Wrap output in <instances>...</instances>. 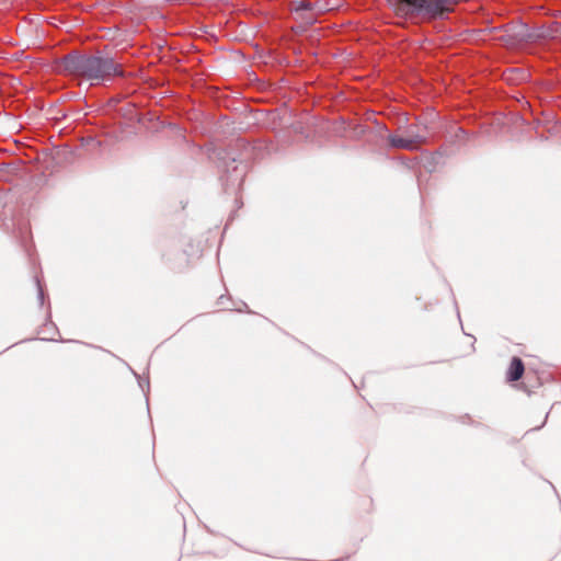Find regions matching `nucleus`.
Segmentation results:
<instances>
[{
	"label": "nucleus",
	"mask_w": 561,
	"mask_h": 561,
	"mask_svg": "<svg viewBox=\"0 0 561 561\" xmlns=\"http://www.w3.org/2000/svg\"><path fill=\"white\" fill-rule=\"evenodd\" d=\"M61 73L90 82L91 85L111 82L115 77H123L121 64L113 57L96 51L95 54L72 50L58 62Z\"/></svg>",
	"instance_id": "f257e3e1"
},
{
	"label": "nucleus",
	"mask_w": 561,
	"mask_h": 561,
	"mask_svg": "<svg viewBox=\"0 0 561 561\" xmlns=\"http://www.w3.org/2000/svg\"><path fill=\"white\" fill-rule=\"evenodd\" d=\"M463 0H392L391 8L397 18L413 25L444 21L455 12Z\"/></svg>",
	"instance_id": "f03ea898"
},
{
	"label": "nucleus",
	"mask_w": 561,
	"mask_h": 561,
	"mask_svg": "<svg viewBox=\"0 0 561 561\" xmlns=\"http://www.w3.org/2000/svg\"><path fill=\"white\" fill-rule=\"evenodd\" d=\"M409 137H401L397 135H389L388 141L392 148L397 149H405V150H416L421 144L426 141V137L412 134L410 130L408 131Z\"/></svg>",
	"instance_id": "7ed1b4c3"
},
{
	"label": "nucleus",
	"mask_w": 561,
	"mask_h": 561,
	"mask_svg": "<svg viewBox=\"0 0 561 561\" xmlns=\"http://www.w3.org/2000/svg\"><path fill=\"white\" fill-rule=\"evenodd\" d=\"M245 172L247 164L242 162L238 163L236 159H232L226 164L225 169L227 184L233 187H239L243 183Z\"/></svg>",
	"instance_id": "20e7f679"
},
{
	"label": "nucleus",
	"mask_w": 561,
	"mask_h": 561,
	"mask_svg": "<svg viewBox=\"0 0 561 561\" xmlns=\"http://www.w3.org/2000/svg\"><path fill=\"white\" fill-rule=\"evenodd\" d=\"M291 11L296 14H300L301 19H304L308 23H314L316 18L311 14L314 10V4L308 0H291L290 3Z\"/></svg>",
	"instance_id": "39448f33"
},
{
	"label": "nucleus",
	"mask_w": 561,
	"mask_h": 561,
	"mask_svg": "<svg viewBox=\"0 0 561 561\" xmlns=\"http://www.w3.org/2000/svg\"><path fill=\"white\" fill-rule=\"evenodd\" d=\"M525 367L519 357H513L507 371V379L510 381H517L523 377Z\"/></svg>",
	"instance_id": "423d86ee"
},
{
	"label": "nucleus",
	"mask_w": 561,
	"mask_h": 561,
	"mask_svg": "<svg viewBox=\"0 0 561 561\" xmlns=\"http://www.w3.org/2000/svg\"><path fill=\"white\" fill-rule=\"evenodd\" d=\"M514 37L518 43H526L536 38V36L530 33L526 24H519L516 27V31L514 32Z\"/></svg>",
	"instance_id": "0eeeda50"
},
{
	"label": "nucleus",
	"mask_w": 561,
	"mask_h": 561,
	"mask_svg": "<svg viewBox=\"0 0 561 561\" xmlns=\"http://www.w3.org/2000/svg\"><path fill=\"white\" fill-rule=\"evenodd\" d=\"M35 280H36V286H37V291H38V300H39V304L43 305L44 298H45L44 288H43L42 283L37 276L35 277Z\"/></svg>",
	"instance_id": "6e6552de"
},
{
	"label": "nucleus",
	"mask_w": 561,
	"mask_h": 561,
	"mask_svg": "<svg viewBox=\"0 0 561 561\" xmlns=\"http://www.w3.org/2000/svg\"><path fill=\"white\" fill-rule=\"evenodd\" d=\"M138 383L144 392L146 391V389L149 390V380L148 379L145 380V379L139 378Z\"/></svg>",
	"instance_id": "1a4fd4ad"
},
{
	"label": "nucleus",
	"mask_w": 561,
	"mask_h": 561,
	"mask_svg": "<svg viewBox=\"0 0 561 561\" xmlns=\"http://www.w3.org/2000/svg\"><path fill=\"white\" fill-rule=\"evenodd\" d=\"M559 31H560V34H561V23H560V25H559Z\"/></svg>",
	"instance_id": "9d476101"
}]
</instances>
